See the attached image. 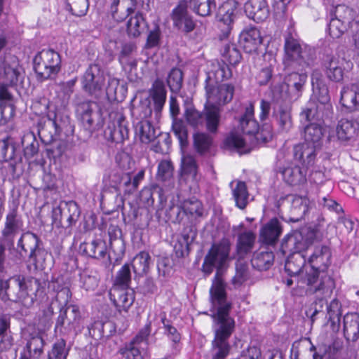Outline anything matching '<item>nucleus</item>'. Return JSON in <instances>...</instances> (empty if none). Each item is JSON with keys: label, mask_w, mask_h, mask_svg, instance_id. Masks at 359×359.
Returning a JSON list of instances; mask_svg holds the SVG:
<instances>
[{"label": "nucleus", "mask_w": 359, "mask_h": 359, "mask_svg": "<svg viewBox=\"0 0 359 359\" xmlns=\"http://www.w3.org/2000/svg\"><path fill=\"white\" fill-rule=\"evenodd\" d=\"M82 320L79 307L76 305H69L65 310H60L55 330L62 334L81 331L83 327Z\"/></svg>", "instance_id": "9d476101"}, {"label": "nucleus", "mask_w": 359, "mask_h": 359, "mask_svg": "<svg viewBox=\"0 0 359 359\" xmlns=\"http://www.w3.org/2000/svg\"><path fill=\"white\" fill-rule=\"evenodd\" d=\"M320 96L316 101L314 98L311 99L306 107L302 109L300 117L301 120L306 122L320 121L323 118V109L326 107L329 102L328 90L325 86L320 88Z\"/></svg>", "instance_id": "4468645a"}, {"label": "nucleus", "mask_w": 359, "mask_h": 359, "mask_svg": "<svg viewBox=\"0 0 359 359\" xmlns=\"http://www.w3.org/2000/svg\"><path fill=\"white\" fill-rule=\"evenodd\" d=\"M205 121L208 130L210 133H215L220 121L219 107L207 104Z\"/></svg>", "instance_id": "8fccbe9b"}, {"label": "nucleus", "mask_w": 359, "mask_h": 359, "mask_svg": "<svg viewBox=\"0 0 359 359\" xmlns=\"http://www.w3.org/2000/svg\"><path fill=\"white\" fill-rule=\"evenodd\" d=\"M135 49V46L132 43H124L121 47V50L118 57L121 65L123 67L129 65L135 66V62L131 60L130 55Z\"/></svg>", "instance_id": "0e129e2a"}, {"label": "nucleus", "mask_w": 359, "mask_h": 359, "mask_svg": "<svg viewBox=\"0 0 359 359\" xmlns=\"http://www.w3.org/2000/svg\"><path fill=\"white\" fill-rule=\"evenodd\" d=\"M232 76L231 69L224 64L208 73L205 79L206 103L211 106H224L229 103L234 95L235 87L231 83H219Z\"/></svg>", "instance_id": "20e7f679"}, {"label": "nucleus", "mask_w": 359, "mask_h": 359, "mask_svg": "<svg viewBox=\"0 0 359 359\" xmlns=\"http://www.w3.org/2000/svg\"><path fill=\"white\" fill-rule=\"evenodd\" d=\"M190 8L201 16H208L215 7L214 0H189Z\"/></svg>", "instance_id": "864d4df0"}, {"label": "nucleus", "mask_w": 359, "mask_h": 359, "mask_svg": "<svg viewBox=\"0 0 359 359\" xmlns=\"http://www.w3.org/2000/svg\"><path fill=\"white\" fill-rule=\"evenodd\" d=\"M135 130L142 143L148 144L156 138L155 129L148 121H139L137 123Z\"/></svg>", "instance_id": "c03bdc74"}, {"label": "nucleus", "mask_w": 359, "mask_h": 359, "mask_svg": "<svg viewBox=\"0 0 359 359\" xmlns=\"http://www.w3.org/2000/svg\"><path fill=\"white\" fill-rule=\"evenodd\" d=\"M172 132L179 140L181 146L187 144L188 133L185 123L182 120L174 119L172 125Z\"/></svg>", "instance_id": "e2e57ef3"}, {"label": "nucleus", "mask_w": 359, "mask_h": 359, "mask_svg": "<svg viewBox=\"0 0 359 359\" xmlns=\"http://www.w3.org/2000/svg\"><path fill=\"white\" fill-rule=\"evenodd\" d=\"M182 163L183 172L191 175L193 179H196L198 172L196 159L191 156H185L182 158Z\"/></svg>", "instance_id": "338daca9"}, {"label": "nucleus", "mask_w": 359, "mask_h": 359, "mask_svg": "<svg viewBox=\"0 0 359 359\" xmlns=\"http://www.w3.org/2000/svg\"><path fill=\"white\" fill-rule=\"evenodd\" d=\"M39 239L36 234L31 232H26L22 234L18 240V247L20 248L25 255L29 252H34L39 248Z\"/></svg>", "instance_id": "49530a36"}, {"label": "nucleus", "mask_w": 359, "mask_h": 359, "mask_svg": "<svg viewBox=\"0 0 359 359\" xmlns=\"http://www.w3.org/2000/svg\"><path fill=\"white\" fill-rule=\"evenodd\" d=\"M24 155L26 158L34 157L39 151V144L32 132L25 133L21 140Z\"/></svg>", "instance_id": "a18cd8bd"}, {"label": "nucleus", "mask_w": 359, "mask_h": 359, "mask_svg": "<svg viewBox=\"0 0 359 359\" xmlns=\"http://www.w3.org/2000/svg\"><path fill=\"white\" fill-rule=\"evenodd\" d=\"M340 102L349 111H356L359 107V86L352 83L341 91Z\"/></svg>", "instance_id": "393cba45"}, {"label": "nucleus", "mask_w": 359, "mask_h": 359, "mask_svg": "<svg viewBox=\"0 0 359 359\" xmlns=\"http://www.w3.org/2000/svg\"><path fill=\"white\" fill-rule=\"evenodd\" d=\"M256 236L250 231L240 233L238 236L237 252L241 257L251 252L255 243Z\"/></svg>", "instance_id": "ea45409f"}, {"label": "nucleus", "mask_w": 359, "mask_h": 359, "mask_svg": "<svg viewBox=\"0 0 359 359\" xmlns=\"http://www.w3.org/2000/svg\"><path fill=\"white\" fill-rule=\"evenodd\" d=\"M224 147L229 149H234L241 154L250 151V147L246 144L243 135L238 131H231L224 142Z\"/></svg>", "instance_id": "f704fd0d"}, {"label": "nucleus", "mask_w": 359, "mask_h": 359, "mask_svg": "<svg viewBox=\"0 0 359 359\" xmlns=\"http://www.w3.org/2000/svg\"><path fill=\"white\" fill-rule=\"evenodd\" d=\"M110 299L117 309L126 311L134 302L133 292L130 289L113 287L109 292Z\"/></svg>", "instance_id": "b1692460"}, {"label": "nucleus", "mask_w": 359, "mask_h": 359, "mask_svg": "<svg viewBox=\"0 0 359 359\" xmlns=\"http://www.w3.org/2000/svg\"><path fill=\"white\" fill-rule=\"evenodd\" d=\"M70 347L67 345L66 341L59 339L55 341L48 351V359H67Z\"/></svg>", "instance_id": "603ef678"}, {"label": "nucleus", "mask_w": 359, "mask_h": 359, "mask_svg": "<svg viewBox=\"0 0 359 359\" xmlns=\"http://www.w3.org/2000/svg\"><path fill=\"white\" fill-rule=\"evenodd\" d=\"M182 72L177 68L172 69L167 79V83L170 90L172 93H178L182 86Z\"/></svg>", "instance_id": "bf43d9fd"}, {"label": "nucleus", "mask_w": 359, "mask_h": 359, "mask_svg": "<svg viewBox=\"0 0 359 359\" xmlns=\"http://www.w3.org/2000/svg\"><path fill=\"white\" fill-rule=\"evenodd\" d=\"M315 233L308 231L304 236L302 232L296 231L287 235L283 240V247L287 250H303L308 259L309 265L305 269V274L302 276L305 283L306 292L315 294L318 299L315 302L311 318L322 311L325 299L330 297L335 287V283L326 271L331 263L332 254L326 245H313Z\"/></svg>", "instance_id": "f257e3e1"}, {"label": "nucleus", "mask_w": 359, "mask_h": 359, "mask_svg": "<svg viewBox=\"0 0 359 359\" xmlns=\"http://www.w3.org/2000/svg\"><path fill=\"white\" fill-rule=\"evenodd\" d=\"M151 111L150 101L147 98L141 100L138 105L133 106L131 108L132 116L141 121L149 116Z\"/></svg>", "instance_id": "052dcab7"}, {"label": "nucleus", "mask_w": 359, "mask_h": 359, "mask_svg": "<svg viewBox=\"0 0 359 359\" xmlns=\"http://www.w3.org/2000/svg\"><path fill=\"white\" fill-rule=\"evenodd\" d=\"M82 87L89 95L100 97L104 93L105 77L97 65H90L82 77Z\"/></svg>", "instance_id": "9b49d317"}, {"label": "nucleus", "mask_w": 359, "mask_h": 359, "mask_svg": "<svg viewBox=\"0 0 359 359\" xmlns=\"http://www.w3.org/2000/svg\"><path fill=\"white\" fill-rule=\"evenodd\" d=\"M76 113L83 126L90 133L102 128L103 120L96 102L90 100L76 102Z\"/></svg>", "instance_id": "1a4fd4ad"}, {"label": "nucleus", "mask_w": 359, "mask_h": 359, "mask_svg": "<svg viewBox=\"0 0 359 359\" xmlns=\"http://www.w3.org/2000/svg\"><path fill=\"white\" fill-rule=\"evenodd\" d=\"M149 95L154 101L155 112L160 113L165 105L167 95L165 84L162 80L157 79L154 81L149 89Z\"/></svg>", "instance_id": "c85d7f7f"}, {"label": "nucleus", "mask_w": 359, "mask_h": 359, "mask_svg": "<svg viewBox=\"0 0 359 359\" xmlns=\"http://www.w3.org/2000/svg\"><path fill=\"white\" fill-rule=\"evenodd\" d=\"M109 121L104 131L106 140L113 142H121L128 137V129L125 116L121 112H111Z\"/></svg>", "instance_id": "ddd939ff"}, {"label": "nucleus", "mask_w": 359, "mask_h": 359, "mask_svg": "<svg viewBox=\"0 0 359 359\" xmlns=\"http://www.w3.org/2000/svg\"><path fill=\"white\" fill-rule=\"evenodd\" d=\"M151 264V257L147 252L138 253L133 259L132 266L135 273L142 276L149 271Z\"/></svg>", "instance_id": "de8ad7c7"}, {"label": "nucleus", "mask_w": 359, "mask_h": 359, "mask_svg": "<svg viewBox=\"0 0 359 359\" xmlns=\"http://www.w3.org/2000/svg\"><path fill=\"white\" fill-rule=\"evenodd\" d=\"M43 339L38 334L32 335L27 340L20 353L21 359H34L39 357L43 352Z\"/></svg>", "instance_id": "a878e982"}, {"label": "nucleus", "mask_w": 359, "mask_h": 359, "mask_svg": "<svg viewBox=\"0 0 359 359\" xmlns=\"http://www.w3.org/2000/svg\"><path fill=\"white\" fill-rule=\"evenodd\" d=\"M230 252V243L226 239L222 240L219 243L213 244L206 255L202 266L203 271L205 273L210 274L214 267H217V270L212 281V287L210 290L211 295V290L216 282L220 281L224 289L225 301L226 300V294L225 291V284L223 281L219 269L223 266L224 263L229 258Z\"/></svg>", "instance_id": "423d86ee"}, {"label": "nucleus", "mask_w": 359, "mask_h": 359, "mask_svg": "<svg viewBox=\"0 0 359 359\" xmlns=\"http://www.w3.org/2000/svg\"><path fill=\"white\" fill-rule=\"evenodd\" d=\"M317 149L318 148L306 142L297 144L293 148L294 157L303 165L308 167L314 163Z\"/></svg>", "instance_id": "cd10ccee"}, {"label": "nucleus", "mask_w": 359, "mask_h": 359, "mask_svg": "<svg viewBox=\"0 0 359 359\" xmlns=\"http://www.w3.org/2000/svg\"><path fill=\"white\" fill-rule=\"evenodd\" d=\"M151 332L150 324H147L130 343L121 348L120 352L125 359H144L142 350L146 348L147 338Z\"/></svg>", "instance_id": "2eb2a0df"}, {"label": "nucleus", "mask_w": 359, "mask_h": 359, "mask_svg": "<svg viewBox=\"0 0 359 359\" xmlns=\"http://www.w3.org/2000/svg\"><path fill=\"white\" fill-rule=\"evenodd\" d=\"M281 233V227L276 218L271 219L261 230L260 235L267 244L275 243Z\"/></svg>", "instance_id": "e433bc0d"}, {"label": "nucleus", "mask_w": 359, "mask_h": 359, "mask_svg": "<svg viewBox=\"0 0 359 359\" xmlns=\"http://www.w3.org/2000/svg\"><path fill=\"white\" fill-rule=\"evenodd\" d=\"M20 69L18 61L14 58L11 61L0 60V79H4L6 85L15 86L22 78Z\"/></svg>", "instance_id": "4be33fe9"}, {"label": "nucleus", "mask_w": 359, "mask_h": 359, "mask_svg": "<svg viewBox=\"0 0 359 359\" xmlns=\"http://www.w3.org/2000/svg\"><path fill=\"white\" fill-rule=\"evenodd\" d=\"M349 25L339 19L331 18L328 26L329 34L333 39H339L347 31Z\"/></svg>", "instance_id": "680f3d73"}, {"label": "nucleus", "mask_w": 359, "mask_h": 359, "mask_svg": "<svg viewBox=\"0 0 359 359\" xmlns=\"http://www.w3.org/2000/svg\"><path fill=\"white\" fill-rule=\"evenodd\" d=\"M80 283L86 290H94L99 283V278L93 271L85 269L80 273Z\"/></svg>", "instance_id": "6e6d98bb"}, {"label": "nucleus", "mask_w": 359, "mask_h": 359, "mask_svg": "<svg viewBox=\"0 0 359 359\" xmlns=\"http://www.w3.org/2000/svg\"><path fill=\"white\" fill-rule=\"evenodd\" d=\"M344 332L345 336L352 341L359 337V314H347L344 318Z\"/></svg>", "instance_id": "c9c22d12"}, {"label": "nucleus", "mask_w": 359, "mask_h": 359, "mask_svg": "<svg viewBox=\"0 0 359 359\" xmlns=\"http://www.w3.org/2000/svg\"><path fill=\"white\" fill-rule=\"evenodd\" d=\"M186 0L180 1L177 6L172 10V20L176 27L188 33L194 30L195 23L192 18L188 14Z\"/></svg>", "instance_id": "6ab92c4d"}, {"label": "nucleus", "mask_w": 359, "mask_h": 359, "mask_svg": "<svg viewBox=\"0 0 359 359\" xmlns=\"http://www.w3.org/2000/svg\"><path fill=\"white\" fill-rule=\"evenodd\" d=\"M109 236L111 250L116 256V261L121 259L126 249L121 230L117 226H111L109 229Z\"/></svg>", "instance_id": "473e14b6"}, {"label": "nucleus", "mask_w": 359, "mask_h": 359, "mask_svg": "<svg viewBox=\"0 0 359 359\" xmlns=\"http://www.w3.org/2000/svg\"><path fill=\"white\" fill-rule=\"evenodd\" d=\"M239 126L244 134L255 135L259 131V123L254 118V105L250 103L239 121Z\"/></svg>", "instance_id": "c756f323"}, {"label": "nucleus", "mask_w": 359, "mask_h": 359, "mask_svg": "<svg viewBox=\"0 0 359 359\" xmlns=\"http://www.w3.org/2000/svg\"><path fill=\"white\" fill-rule=\"evenodd\" d=\"M15 146L10 137L0 140V160L8 161L15 157Z\"/></svg>", "instance_id": "4d7b16f0"}, {"label": "nucleus", "mask_w": 359, "mask_h": 359, "mask_svg": "<svg viewBox=\"0 0 359 359\" xmlns=\"http://www.w3.org/2000/svg\"><path fill=\"white\" fill-rule=\"evenodd\" d=\"M245 12L250 19L261 22L269 16V7L266 0H248L245 4Z\"/></svg>", "instance_id": "5701e85b"}, {"label": "nucleus", "mask_w": 359, "mask_h": 359, "mask_svg": "<svg viewBox=\"0 0 359 359\" xmlns=\"http://www.w3.org/2000/svg\"><path fill=\"white\" fill-rule=\"evenodd\" d=\"M323 67L330 80L340 82L343 80L344 71L352 69L353 63L336 53L327 55L323 59Z\"/></svg>", "instance_id": "f8f14e48"}, {"label": "nucleus", "mask_w": 359, "mask_h": 359, "mask_svg": "<svg viewBox=\"0 0 359 359\" xmlns=\"http://www.w3.org/2000/svg\"><path fill=\"white\" fill-rule=\"evenodd\" d=\"M222 62H218L217 67L219 64H224L228 67L229 65L235 66L238 65L241 60V55L235 44L227 43L226 44L222 52Z\"/></svg>", "instance_id": "79ce46f5"}, {"label": "nucleus", "mask_w": 359, "mask_h": 359, "mask_svg": "<svg viewBox=\"0 0 359 359\" xmlns=\"http://www.w3.org/2000/svg\"><path fill=\"white\" fill-rule=\"evenodd\" d=\"M212 144V137L204 133H197L194 135V147L201 154L207 152Z\"/></svg>", "instance_id": "5fc2aeb1"}, {"label": "nucleus", "mask_w": 359, "mask_h": 359, "mask_svg": "<svg viewBox=\"0 0 359 359\" xmlns=\"http://www.w3.org/2000/svg\"><path fill=\"white\" fill-rule=\"evenodd\" d=\"M181 210L185 215L195 218L201 217L204 212L201 202L195 198L184 201L181 205L177 207V212Z\"/></svg>", "instance_id": "37998d69"}, {"label": "nucleus", "mask_w": 359, "mask_h": 359, "mask_svg": "<svg viewBox=\"0 0 359 359\" xmlns=\"http://www.w3.org/2000/svg\"><path fill=\"white\" fill-rule=\"evenodd\" d=\"M325 129L320 123H311L304 127V142L319 148L322 144Z\"/></svg>", "instance_id": "7c9ffc66"}, {"label": "nucleus", "mask_w": 359, "mask_h": 359, "mask_svg": "<svg viewBox=\"0 0 359 359\" xmlns=\"http://www.w3.org/2000/svg\"><path fill=\"white\" fill-rule=\"evenodd\" d=\"M297 68V72L286 74L283 82L272 90L273 117L283 131H288L292 128L291 102L302 96L307 80L305 69Z\"/></svg>", "instance_id": "f03ea898"}, {"label": "nucleus", "mask_w": 359, "mask_h": 359, "mask_svg": "<svg viewBox=\"0 0 359 359\" xmlns=\"http://www.w3.org/2000/svg\"><path fill=\"white\" fill-rule=\"evenodd\" d=\"M281 250L283 254L291 253L285 264L286 271L291 276H297L298 283L305 285L302 279V276L305 274V269L307 266L306 265V255H304V251L294 249L287 250L283 247V243H281Z\"/></svg>", "instance_id": "dca6fc26"}, {"label": "nucleus", "mask_w": 359, "mask_h": 359, "mask_svg": "<svg viewBox=\"0 0 359 359\" xmlns=\"http://www.w3.org/2000/svg\"><path fill=\"white\" fill-rule=\"evenodd\" d=\"M262 42L260 32L256 27H250L241 35L240 43L246 53L255 52Z\"/></svg>", "instance_id": "bb28decb"}, {"label": "nucleus", "mask_w": 359, "mask_h": 359, "mask_svg": "<svg viewBox=\"0 0 359 359\" xmlns=\"http://www.w3.org/2000/svg\"><path fill=\"white\" fill-rule=\"evenodd\" d=\"M341 303L337 299H334L329 305H327V316L329 320L334 323L336 320H339L341 315Z\"/></svg>", "instance_id": "774afa93"}, {"label": "nucleus", "mask_w": 359, "mask_h": 359, "mask_svg": "<svg viewBox=\"0 0 359 359\" xmlns=\"http://www.w3.org/2000/svg\"><path fill=\"white\" fill-rule=\"evenodd\" d=\"M238 2L228 0L219 9L218 17L224 25L229 26L233 21L237 13Z\"/></svg>", "instance_id": "58836bf2"}, {"label": "nucleus", "mask_w": 359, "mask_h": 359, "mask_svg": "<svg viewBox=\"0 0 359 359\" xmlns=\"http://www.w3.org/2000/svg\"><path fill=\"white\" fill-rule=\"evenodd\" d=\"M140 7H143L141 0H113L110 13L114 20L123 22Z\"/></svg>", "instance_id": "f3484780"}, {"label": "nucleus", "mask_w": 359, "mask_h": 359, "mask_svg": "<svg viewBox=\"0 0 359 359\" xmlns=\"http://www.w3.org/2000/svg\"><path fill=\"white\" fill-rule=\"evenodd\" d=\"M131 281L130 269L128 264H124L117 272L114 280V287L119 288L130 289V283Z\"/></svg>", "instance_id": "13d9d810"}, {"label": "nucleus", "mask_w": 359, "mask_h": 359, "mask_svg": "<svg viewBox=\"0 0 359 359\" xmlns=\"http://www.w3.org/2000/svg\"><path fill=\"white\" fill-rule=\"evenodd\" d=\"M22 228V222L18 215L17 210H11L6 216L4 226L1 231L2 240L13 246L15 236Z\"/></svg>", "instance_id": "a211bd4d"}, {"label": "nucleus", "mask_w": 359, "mask_h": 359, "mask_svg": "<svg viewBox=\"0 0 359 359\" xmlns=\"http://www.w3.org/2000/svg\"><path fill=\"white\" fill-rule=\"evenodd\" d=\"M147 28V23L140 13H137L131 16L126 24V32L129 36L137 37Z\"/></svg>", "instance_id": "4c0bfd02"}, {"label": "nucleus", "mask_w": 359, "mask_h": 359, "mask_svg": "<svg viewBox=\"0 0 359 359\" xmlns=\"http://www.w3.org/2000/svg\"><path fill=\"white\" fill-rule=\"evenodd\" d=\"M283 180L290 185L295 186L306 181V172L299 166H288L280 170Z\"/></svg>", "instance_id": "2f4dec72"}, {"label": "nucleus", "mask_w": 359, "mask_h": 359, "mask_svg": "<svg viewBox=\"0 0 359 359\" xmlns=\"http://www.w3.org/2000/svg\"><path fill=\"white\" fill-rule=\"evenodd\" d=\"M60 65L59 53L52 49H43L34 58V69L42 80L56 76L60 70Z\"/></svg>", "instance_id": "6e6552de"}, {"label": "nucleus", "mask_w": 359, "mask_h": 359, "mask_svg": "<svg viewBox=\"0 0 359 359\" xmlns=\"http://www.w3.org/2000/svg\"><path fill=\"white\" fill-rule=\"evenodd\" d=\"M72 13L76 16H83L86 14L89 4L88 0H67Z\"/></svg>", "instance_id": "69168bd1"}, {"label": "nucleus", "mask_w": 359, "mask_h": 359, "mask_svg": "<svg viewBox=\"0 0 359 359\" xmlns=\"http://www.w3.org/2000/svg\"><path fill=\"white\" fill-rule=\"evenodd\" d=\"M80 250L83 254L94 259L104 260L106 258L104 261L105 266L108 267L110 265V255L107 256V245L103 241L99 239L93 240L89 243H83L81 244Z\"/></svg>", "instance_id": "aec40b11"}, {"label": "nucleus", "mask_w": 359, "mask_h": 359, "mask_svg": "<svg viewBox=\"0 0 359 359\" xmlns=\"http://www.w3.org/2000/svg\"><path fill=\"white\" fill-rule=\"evenodd\" d=\"M357 12L344 4H339L335 6L333 13H331L332 18L339 19L344 23H350L355 18Z\"/></svg>", "instance_id": "3c124183"}, {"label": "nucleus", "mask_w": 359, "mask_h": 359, "mask_svg": "<svg viewBox=\"0 0 359 359\" xmlns=\"http://www.w3.org/2000/svg\"><path fill=\"white\" fill-rule=\"evenodd\" d=\"M285 200L290 204V220L297 222L303 219L309 209V199L306 196L290 195Z\"/></svg>", "instance_id": "412c9836"}, {"label": "nucleus", "mask_w": 359, "mask_h": 359, "mask_svg": "<svg viewBox=\"0 0 359 359\" xmlns=\"http://www.w3.org/2000/svg\"><path fill=\"white\" fill-rule=\"evenodd\" d=\"M233 197L236 205L240 209H244L248 203L249 194L247 186L244 182L238 181L232 189Z\"/></svg>", "instance_id": "09e8293b"}, {"label": "nucleus", "mask_w": 359, "mask_h": 359, "mask_svg": "<svg viewBox=\"0 0 359 359\" xmlns=\"http://www.w3.org/2000/svg\"><path fill=\"white\" fill-rule=\"evenodd\" d=\"M22 275H15L7 280H0V291H4L5 294L2 299H8L20 306L29 309L34 303L35 299L29 293L28 283Z\"/></svg>", "instance_id": "39448f33"}, {"label": "nucleus", "mask_w": 359, "mask_h": 359, "mask_svg": "<svg viewBox=\"0 0 359 359\" xmlns=\"http://www.w3.org/2000/svg\"><path fill=\"white\" fill-rule=\"evenodd\" d=\"M211 303L216 310L212 317L214 318L218 327L215 331V339L212 346L217 348V353L212 359H224L229 352L228 339L231 335L234 327V320L229 316L231 304L225 301L224 292L220 281L215 283L211 290Z\"/></svg>", "instance_id": "7ed1b4c3"}, {"label": "nucleus", "mask_w": 359, "mask_h": 359, "mask_svg": "<svg viewBox=\"0 0 359 359\" xmlns=\"http://www.w3.org/2000/svg\"><path fill=\"white\" fill-rule=\"evenodd\" d=\"M274 260V255L271 251H257L253 255L251 259L252 266L259 271L269 269Z\"/></svg>", "instance_id": "a19ab883"}, {"label": "nucleus", "mask_w": 359, "mask_h": 359, "mask_svg": "<svg viewBox=\"0 0 359 359\" xmlns=\"http://www.w3.org/2000/svg\"><path fill=\"white\" fill-rule=\"evenodd\" d=\"M284 50L283 62L287 68L305 69L311 65L314 58L313 50L306 46L303 47L291 34L285 39Z\"/></svg>", "instance_id": "0eeeda50"}, {"label": "nucleus", "mask_w": 359, "mask_h": 359, "mask_svg": "<svg viewBox=\"0 0 359 359\" xmlns=\"http://www.w3.org/2000/svg\"><path fill=\"white\" fill-rule=\"evenodd\" d=\"M358 128L359 124L357 122L341 119L336 128L337 137L341 141H348L356 135Z\"/></svg>", "instance_id": "72a5a7b5"}]
</instances>
